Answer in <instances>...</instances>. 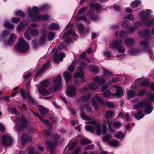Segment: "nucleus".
I'll return each mask as SVG.
<instances>
[{
	"label": "nucleus",
	"instance_id": "obj_1",
	"mask_svg": "<svg viewBox=\"0 0 154 154\" xmlns=\"http://www.w3.org/2000/svg\"><path fill=\"white\" fill-rule=\"evenodd\" d=\"M137 33L140 36L147 41L141 42L140 44L143 50L145 52L148 53L150 59L151 60H153L154 59V54L149 47V43L147 41L149 39L150 37L149 29H146L142 31H139Z\"/></svg>",
	"mask_w": 154,
	"mask_h": 154
},
{
	"label": "nucleus",
	"instance_id": "obj_2",
	"mask_svg": "<svg viewBox=\"0 0 154 154\" xmlns=\"http://www.w3.org/2000/svg\"><path fill=\"white\" fill-rule=\"evenodd\" d=\"M81 118L83 120L88 121L85 122L86 124H91L92 125H88L85 126V129L87 131L93 133L96 130L98 135L101 134L102 130L101 125L98 122L92 120L91 119L87 116L85 113H82L81 114Z\"/></svg>",
	"mask_w": 154,
	"mask_h": 154
},
{
	"label": "nucleus",
	"instance_id": "obj_3",
	"mask_svg": "<svg viewBox=\"0 0 154 154\" xmlns=\"http://www.w3.org/2000/svg\"><path fill=\"white\" fill-rule=\"evenodd\" d=\"M149 15V14L146 12L145 11H140L139 16L140 18L142 20V21L135 22V28L140 27L142 25L147 26H154V18L148 21Z\"/></svg>",
	"mask_w": 154,
	"mask_h": 154
},
{
	"label": "nucleus",
	"instance_id": "obj_4",
	"mask_svg": "<svg viewBox=\"0 0 154 154\" xmlns=\"http://www.w3.org/2000/svg\"><path fill=\"white\" fill-rule=\"evenodd\" d=\"M39 10V9L36 7H33L32 9H29V16L28 18L32 22H37L41 20L45 21L48 19V15L41 16L38 14Z\"/></svg>",
	"mask_w": 154,
	"mask_h": 154
},
{
	"label": "nucleus",
	"instance_id": "obj_5",
	"mask_svg": "<svg viewBox=\"0 0 154 154\" xmlns=\"http://www.w3.org/2000/svg\"><path fill=\"white\" fill-rule=\"evenodd\" d=\"M103 76L101 77L97 76L93 79V80L95 82H98L99 85H102L105 83L109 79H111L113 77V75L111 72L106 69H103Z\"/></svg>",
	"mask_w": 154,
	"mask_h": 154
},
{
	"label": "nucleus",
	"instance_id": "obj_6",
	"mask_svg": "<svg viewBox=\"0 0 154 154\" xmlns=\"http://www.w3.org/2000/svg\"><path fill=\"white\" fill-rule=\"evenodd\" d=\"M112 88L113 90H116V93L115 94H112L110 91L109 90L106 91L103 93V94L104 97H107L111 96L118 98L123 96L124 92L120 87L116 85H114Z\"/></svg>",
	"mask_w": 154,
	"mask_h": 154
},
{
	"label": "nucleus",
	"instance_id": "obj_7",
	"mask_svg": "<svg viewBox=\"0 0 154 154\" xmlns=\"http://www.w3.org/2000/svg\"><path fill=\"white\" fill-rule=\"evenodd\" d=\"M28 49V44L25 42L23 38H20L19 39L18 45L15 47V49L19 52L25 53Z\"/></svg>",
	"mask_w": 154,
	"mask_h": 154
},
{
	"label": "nucleus",
	"instance_id": "obj_8",
	"mask_svg": "<svg viewBox=\"0 0 154 154\" xmlns=\"http://www.w3.org/2000/svg\"><path fill=\"white\" fill-rule=\"evenodd\" d=\"M122 43V41L121 39H118L114 41L110 44L109 47L110 48H115L118 47V51L120 53L124 52L125 51L124 48L121 46H119Z\"/></svg>",
	"mask_w": 154,
	"mask_h": 154
},
{
	"label": "nucleus",
	"instance_id": "obj_9",
	"mask_svg": "<svg viewBox=\"0 0 154 154\" xmlns=\"http://www.w3.org/2000/svg\"><path fill=\"white\" fill-rule=\"evenodd\" d=\"M0 141L4 146H10L11 144L12 139L10 137L3 135L1 136Z\"/></svg>",
	"mask_w": 154,
	"mask_h": 154
},
{
	"label": "nucleus",
	"instance_id": "obj_10",
	"mask_svg": "<svg viewBox=\"0 0 154 154\" xmlns=\"http://www.w3.org/2000/svg\"><path fill=\"white\" fill-rule=\"evenodd\" d=\"M71 34L73 36H75L76 34L73 30L71 29L69 30L67 32L65 33L62 36V38L63 39L64 41L67 43H69L72 42V39L70 38L69 35Z\"/></svg>",
	"mask_w": 154,
	"mask_h": 154
},
{
	"label": "nucleus",
	"instance_id": "obj_11",
	"mask_svg": "<svg viewBox=\"0 0 154 154\" xmlns=\"http://www.w3.org/2000/svg\"><path fill=\"white\" fill-rule=\"evenodd\" d=\"M61 78L59 76L54 79V89L56 92H59L62 88L61 83Z\"/></svg>",
	"mask_w": 154,
	"mask_h": 154
},
{
	"label": "nucleus",
	"instance_id": "obj_12",
	"mask_svg": "<svg viewBox=\"0 0 154 154\" xmlns=\"http://www.w3.org/2000/svg\"><path fill=\"white\" fill-rule=\"evenodd\" d=\"M143 108L144 109V112L146 115L151 113L153 109V107L151 105L150 102L146 101L144 102Z\"/></svg>",
	"mask_w": 154,
	"mask_h": 154
},
{
	"label": "nucleus",
	"instance_id": "obj_13",
	"mask_svg": "<svg viewBox=\"0 0 154 154\" xmlns=\"http://www.w3.org/2000/svg\"><path fill=\"white\" fill-rule=\"evenodd\" d=\"M76 88L74 86H70L67 91V95L69 97L74 96L76 94Z\"/></svg>",
	"mask_w": 154,
	"mask_h": 154
},
{
	"label": "nucleus",
	"instance_id": "obj_14",
	"mask_svg": "<svg viewBox=\"0 0 154 154\" xmlns=\"http://www.w3.org/2000/svg\"><path fill=\"white\" fill-rule=\"evenodd\" d=\"M97 102L99 103H102L103 102V100L98 95H96L92 99V103L96 109L98 108Z\"/></svg>",
	"mask_w": 154,
	"mask_h": 154
},
{
	"label": "nucleus",
	"instance_id": "obj_15",
	"mask_svg": "<svg viewBox=\"0 0 154 154\" xmlns=\"http://www.w3.org/2000/svg\"><path fill=\"white\" fill-rule=\"evenodd\" d=\"M115 34L116 37L119 36L120 37L126 38L128 36V33L124 30H121L120 31L118 30L116 32Z\"/></svg>",
	"mask_w": 154,
	"mask_h": 154
},
{
	"label": "nucleus",
	"instance_id": "obj_16",
	"mask_svg": "<svg viewBox=\"0 0 154 154\" xmlns=\"http://www.w3.org/2000/svg\"><path fill=\"white\" fill-rule=\"evenodd\" d=\"M16 38V35L14 33H12L10 35V37L8 42H5L4 45L5 46H8L11 45L15 41V39Z\"/></svg>",
	"mask_w": 154,
	"mask_h": 154
},
{
	"label": "nucleus",
	"instance_id": "obj_17",
	"mask_svg": "<svg viewBox=\"0 0 154 154\" xmlns=\"http://www.w3.org/2000/svg\"><path fill=\"white\" fill-rule=\"evenodd\" d=\"M21 94L23 99L28 98L29 99L32 103H34V100L32 98L30 95L29 93L28 92L26 93L23 90H21Z\"/></svg>",
	"mask_w": 154,
	"mask_h": 154
},
{
	"label": "nucleus",
	"instance_id": "obj_18",
	"mask_svg": "<svg viewBox=\"0 0 154 154\" xmlns=\"http://www.w3.org/2000/svg\"><path fill=\"white\" fill-rule=\"evenodd\" d=\"M22 139L21 145L23 146L26 143L31 141V137L26 134H23L22 135Z\"/></svg>",
	"mask_w": 154,
	"mask_h": 154
},
{
	"label": "nucleus",
	"instance_id": "obj_19",
	"mask_svg": "<svg viewBox=\"0 0 154 154\" xmlns=\"http://www.w3.org/2000/svg\"><path fill=\"white\" fill-rule=\"evenodd\" d=\"M37 91L40 94L43 95H47L49 94V92L47 89L42 88L40 86H37Z\"/></svg>",
	"mask_w": 154,
	"mask_h": 154
},
{
	"label": "nucleus",
	"instance_id": "obj_20",
	"mask_svg": "<svg viewBox=\"0 0 154 154\" xmlns=\"http://www.w3.org/2000/svg\"><path fill=\"white\" fill-rule=\"evenodd\" d=\"M80 143L83 145H87L91 143V141L85 137H80Z\"/></svg>",
	"mask_w": 154,
	"mask_h": 154
},
{
	"label": "nucleus",
	"instance_id": "obj_21",
	"mask_svg": "<svg viewBox=\"0 0 154 154\" xmlns=\"http://www.w3.org/2000/svg\"><path fill=\"white\" fill-rule=\"evenodd\" d=\"M47 149L49 150L52 154H54L52 150L55 146V144L50 142H48L46 143Z\"/></svg>",
	"mask_w": 154,
	"mask_h": 154
},
{
	"label": "nucleus",
	"instance_id": "obj_22",
	"mask_svg": "<svg viewBox=\"0 0 154 154\" xmlns=\"http://www.w3.org/2000/svg\"><path fill=\"white\" fill-rule=\"evenodd\" d=\"M49 63H46L45 64L42 68L39 71H38L35 75V76L37 77L38 76H40L41 73L44 70L47 69L49 66Z\"/></svg>",
	"mask_w": 154,
	"mask_h": 154
},
{
	"label": "nucleus",
	"instance_id": "obj_23",
	"mask_svg": "<svg viewBox=\"0 0 154 154\" xmlns=\"http://www.w3.org/2000/svg\"><path fill=\"white\" fill-rule=\"evenodd\" d=\"M115 115L114 113L112 111H108L105 113V116L106 118L112 119L114 117Z\"/></svg>",
	"mask_w": 154,
	"mask_h": 154
},
{
	"label": "nucleus",
	"instance_id": "obj_24",
	"mask_svg": "<svg viewBox=\"0 0 154 154\" xmlns=\"http://www.w3.org/2000/svg\"><path fill=\"white\" fill-rule=\"evenodd\" d=\"M63 76L65 80L67 82L71 80L72 78V76L71 73L65 71L63 73Z\"/></svg>",
	"mask_w": 154,
	"mask_h": 154
},
{
	"label": "nucleus",
	"instance_id": "obj_25",
	"mask_svg": "<svg viewBox=\"0 0 154 154\" xmlns=\"http://www.w3.org/2000/svg\"><path fill=\"white\" fill-rule=\"evenodd\" d=\"M40 113L42 116H44L48 112V110L47 109L44 108L43 106H41L39 109Z\"/></svg>",
	"mask_w": 154,
	"mask_h": 154
},
{
	"label": "nucleus",
	"instance_id": "obj_26",
	"mask_svg": "<svg viewBox=\"0 0 154 154\" xmlns=\"http://www.w3.org/2000/svg\"><path fill=\"white\" fill-rule=\"evenodd\" d=\"M87 15L91 20H96L99 19L97 15H94L93 13H91L90 11L87 13Z\"/></svg>",
	"mask_w": 154,
	"mask_h": 154
},
{
	"label": "nucleus",
	"instance_id": "obj_27",
	"mask_svg": "<svg viewBox=\"0 0 154 154\" xmlns=\"http://www.w3.org/2000/svg\"><path fill=\"white\" fill-rule=\"evenodd\" d=\"M144 116L143 112L142 111H138L136 114H135V119L138 120L142 119Z\"/></svg>",
	"mask_w": 154,
	"mask_h": 154
},
{
	"label": "nucleus",
	"instance_id": "obj_28",
	"mask_svg": "<svg viewBox=\"0 0 154 154\" xmlns=\"http://www.w3.org/2000/svg\"><path fill=\"white\" fill-rule=\"evenodd\" d=\"M98 87V85L94 83H91L88 85V89L92 90H95Z\"/></svg>",
	"mask_w": 154,
	"mask_h": 154
},
{
	"label": "nucleus",
	"instance_id": "obj_29",
	"mask_svg": "<svg viewBox=\"0 0 154 154\" xmlns=\"http://www.w3.org/2000/svg\"><path fill=\"white\" fill-rule=\"evenodd\" d=\"M4 26L7 28L10 29H12L14 27V26L12 24L10 23L9 21L7 20H6L4 23Z\"/></svg>",
	"mask_w": 154,
	"mask_h": 154
},
{
	"label": "nucleus",
	"instance_id": "obj_30",
	"mask_svg": "<svg viewBox=\"0 0 154 154\" xmlns=\"http://www.w3.org/2000/svg\"><path fill=\"white\" fill-rule=\"evenodd\" d=\"M90 6L92 8L96 10L97 11H99L100 9V5L97 3H91Z\"/></svg>",
	"mask_w": 154,
	"mask_h": 154
},
{
	"label": "nucleus",
	"instance_id": "obj_31",
	"mask_svg": "<svg viewBox=\"0 0 154 154\" xmlns=\"http://www.w3.org/2000/svg\"><path fill=\"white\" fill-rule=\"evenodd\" d=\"M125 43L127 45L131 46L134 43V40L132 38H127L125 40Z\"/></svg>",
	"mask_w": 154,
	"mask_h": 154
},
{
	"label": "nucleus",
	"instance_id": "obj_32",
	"mask_svg": "<svg viewBox=\"0 0 154 154\" xmlns=\"http://www.w3.org/2000/svg\"><path fill=\"white\" fill-rule=\"evenodd\" d=\"M27 24L26 22H22L17 26V29L18 31H20L23 29Z\"/></svg>",
	"mask_w": 154,
	"mask_h": 154
},
{
	"label": "nucleus",
	"instance_id": "obj_33",
	"mask_svg": "<svg viewBox=\"0 0 154 154\" xmlns=\"http://www.w3.org/2000/svg\"><path fill=\"white\" fill-rule=\"evenodd\" d=\"M49 82L48 80H45L40 82L39 86L47 87L49 85Z\"/></svg>",
	"mask_w": 154,
	"mask_h": 154
},
{
	"label": "nucleus",
	"instance_id": "obj_34",
	"mask_svg": "<svg viewBox=\"0 0 154 154\" xmlns=\"http://www.w3.org/2000/svg\"><path fill=\"white\" fill-rule=\"evenodd\" d=\"M30 29L29 31L30 32L31 35L32 36H36L39 34V32L38 30L35 29H32L31 28H28Z\"/></svg>",
	"mask_w": 154,
	"mask_h": 154
},
{
	"label": "nucleus",
	"instance_id": "obj_35",
	"mask_svg": "<svg viewBox=\"0 0 154 154\" xmlns=\"http://www.w3.org/2000/svg\"><path fill=\"white\" fill-rule=\"evenodd\" d=\"M127 93V94L128 98V99L132 98L134 96V91L132 90L128 91Z\"/></svg>",
	"mask_w": 154,
	"mask_h": 154
},
{
	"label": "nucleus",
	"instance_id": "obj_36",
	"mask_svg": "<svg viewBox=\"0 0 154 154\" xmlns=\"http://www.w3.org/2000/svg\"><path fill=\"white\" fill-rule=\"evenodd\" d=\"M49 28L51 30H57L59 29V26L56 23H53L50 25Z\"/></svg>",
	"mask_w": 154,
	"mask_h": 154
},
{
	"label": "nucleus",
	"instance_id": "obj_37",
	"mask_svg": "<svg viewBox=\"0 0 154 154\" xmlns=\"http://www.w3.org/2000/svg\"><path fill=\"white\" fill-rule=\"evenodd\" d=\"M89 68L90 71L94 73L97 72L99 69L98 67L94 66L91 65L89 66Z\"/></svg>",
	"mask_w": 154,
	"mask_h": 154
},
{
	"label": "nucleus",
	"instance_id": "obj_38",
	"mask_svg": "<svg viewBox=\"0 0 154 154\" xmlns=\"http://www.w3.org/2000/svg\"><path fill=\"white\" fill-rule=\"evenodd\" d=\"M113 125L115 128L118 129L122 126V124L119 121H118L114 122L113 123Z\"/></svg>",
	"mask_w": 154,
	"mask_h": 154
},
{
	"label": "nucleus",
	"instance_id": "obj_39",
	"mask_svg": "<svg viewBox=\"0 0 154 154\" xmlns=\"http://www.w3.org/2000/svg\"><path fill=\"white\" fill-rule=\"evenodd\" d=\"M84 74L82 72H75L73 75V78H82L84 77Z\"/></svg>",
	"mask_w": 154,
	"mask_h": 154
},
{
	"label": "nucleus",
	"instance_id": "obj_40",
	"mask_svg": "<svg viewBox=\"0 0 154 154\" xmlns=\"http://www.w3.org/2000/svg\"><path fill=\"white\" fill-rule=\"evenodd\" d=\"M140 85L142 87H148L149 85V82L148 80L145 79L141 82Z\"/></svg>",
	"mask_w": 154,
	"mask_h": 154
},
{
	"label": "nucleus",
	"instance_id": "obj_41",
	"mask_svg": "<svg viewBox=\"0 0 154 154\" xmlns=\"http://www.w3.org/2000/svg\"><path fill=\"white\" fill-rule=\"evenodd\" d=\"M125 134L123 132L119 131L117 132L116 137L117 138L120 139L124 138L125 137Z\"/></svg>",
	"mask_w": 154,
	"mask_h": 154
},
{
	"label": "nucleus",
	"instance_id": "obj_42",
	"mask_svg": "<svg viewBox=\"0 0 154 154\" xmlns=\"http://www.w3.org/2000/svg\"><path fill=\"white\" fill-rule=\"evenodd\" d=\"M109 144L111 146L117 147L119 144V143L115 140H112L109 142Z\"/></svg>",
	"mask_w": 154,
	"mask_h": 154
},
{
	"label": "nucleus",
	"instance_id": "obj_43",
	"mask_svg": "<svg viewBox=\"0 0 154 154\" xmlns=\"http://www.w3.org/2000/svg\"><path fill=\"white\" fill-rule=\"evenodd\" d=\"M35 115L37 116L40 120L43 123H44L47 126H48L49 125V122L47 120H45L43 119L42 117L39 115L38 114H35Z\"/></svg>",
	"mask_w": 154,
	"mask_h": 154
},
{
	"label": "nucleus",
	"instance_id": "obj_44",
	"mask_svg": "<svg viewBox=\"0 0 154 154\" xmlns=\"http://www.w3.org/2000/svg\"><path fill=\"white\" fill-rule=\"evenodd\" d=\"M76 62L75 61L72 62V64L70 66L68 69V70L70 71H73L76 66Z\"/></svg>",
	"mask_w": 154,
	"mask_h": 154
},
{
	"label": "nucleus",
	"instance_id": "obj_45",
	"mask_svg": "<svg viewBox=\"0 0 154 154\" xmlns=\"http://www.w3.org/2000/svg\"><path fill=\"white\" fill-rule=\"evenodd\" d=\"M30 29H27L25 32L24 34V36L25 38L29 40H31V38L30 36L29 35V30H30Z\"/></svg>",
	"mask_w": 154,
	"mask_h": 154
},
{
	"label": "nucleus",
	"instance_id": "obj_46",
	"mask_svg": "<svg viewBox=\"0 0 154 154\" xmlns=\"http://www.w3.org/2000/svg\"><path fill=\"white\" fill-rule=\"evenodd\" d=\"M146 101L144 100L140 102L137 103L135 104V109H138L143 106L144 107V102H146Z\"/></svg>",
	"mask_w": 154,
	"mask_h": 154
},
{
	"label": "nucleus",
	"instance_id": "obj_47",
	"mask_svg": "<svg viewBox=\"0 0 154 154\" xmlns=\"http://www.w3.org/2000/svg\"><path fill=\"white\" fill-rule=\"evenodd\" d=\"M112 136L110 135H106L103 138V140L104 142H106L112 138Z\"/></svg>",
	"mask_w": 154,
	"mask_h": 154
},
{
	"label": "nucleus",
	"instance_id": "obj_48",
	"mask_svg": "<svg viewBox=\"0 0 154 154\" xmlns=\"http://www.w3.org/2000/svg\"><path fill=\"white\" fill-rule=\"evenodd\" d=\"M15 14L17 16H20L22 17H25V14L21 11H18L16 12Z\"/></svg>",
	"mask_w": 154,
	"mask_h": 154
},
{
	"label": "nucleus",
	"instance_id": "obj_49",
	"mask_svg": "<svg viewBox=\"0 0 154 154\" xmlns=\"http://www.w3.org/2000/svg\"><path fill=\"white\" fill-rule=\"evenodd\" d=\"M46 34L44 33L43 35L41 36L40 42L41 44H44L45 41Z\"/></svg>",
	"mask_w": 154,
	"mask_h": 154
},
{
	"label": "nucleus",
	"instance_id": "obj_50",
	"mask_svg": "<svg viewBox=\"0 0 154 154\" xmlns=\"http://www.w3.org/2000/svg\"><path fill=\"white\" fill-rule=\"evenodd\" d=\"M66 54L64 53H60L58 54V59L60 61H62L63 58L65 57Z\"/></svg>",
	"mask_w": 154,
	"mask_h": 154
},
{
	"label": "nucleus",
	"instance_id": "obj_51",
	"mask_svg": "<svg viewBox=\"0 0 154 154\" xmlns=\"http://www.w3.org/2000/svg\"><path fill=\"white\" fill-rule=\"evenodd\" d=\"M82 110H86L87 112L89 113L91 111V109L90 108L88 105L84 106L82 109Z\"/></svg>",
	"mask_w": 154,
	"mask_h": 154
},
{
	"label": "nucleus",
	"instance_id": "obj_52",
	"mask_svg": "<svg viewBox=\"0 0 154 154\" xmlns=\"http://www.w3.org/2000/svg\"><path fill=\"white\" fill-rule=\"evenodd\" d=\"M55 36V34L52 32H49L48 35V39L49 40H51L53 39Z\"/></svg>",
	"mask_w": 154,
	"mask_h": 154
},
{
	"label": "nucleus",
	"instance_id": "obj_53",
	"mask_svg": "<svg viewBox=\"0 0 154 154\" xmlns=\"http://www.w3.org/2000/svg\"><path fill=\"white\" fill-rule=\"evenodd\" d=\"M27 123L26 120L25 119H23L22 123L20 125L21 129H22L25 128L27 125Z\"/></svg>",
	"mask_w": 154,
	"mask_h": 154
},
{
	"label": "nucleus",
	"instance_id": "obj_54",
	"mask_svg": "<svg viewBox=\"0 0 154 154\" xmlns=\"http://www.w3.org/2000/svg\"><path fill=\"white\" fill-rule=\"evenodd\" d=\"M76 144L75 142H73L71 143H69L68 145V147L69 149L70 150L72 149L75 146Z\"/></svg>",
	"mask_w": 154,
	"mask_h": 154
},
{
	"label": "nucleus",
	"instance_id": "obj_55",
	"mask_svg": "<svg viewBox=\"0 0 154 154\" xmlns=\"http://www.w3.org/2000/svg\"><path fill=\"white\" fill-rule=\"evenodd\" d=\"M129 26L127 22L125 20L123 21L122 23V26L124 28H128Z\"/></svg>",
	"mask_w": 154,
	"mask_h": 154
},
{
	"label": "nucleus",
	"instance_id": "obj_56",
	"mask_svg": "<svg viewBox=\"0 0 154 154\" xmlns=\"http://www.w3.org/2000/svg\"><path fill=\"white\" fill-rule=\"evenodd\" d=\"M10 33L8 30H4L2 32V37L3 38L5 37L8 35Z\"/></svg>",
	"mask_w": 154,
	"mask_h": 154
},
{
	"label": "nucleus",
	"instance_id": "obj_57",
	"mask_svg": "<svg viewBox=\"0 0 154 154\" xmlns=\"http://www.w3.org/2000/svg\"><path fill=\"white\" fill-rule=\"evenodd\" d=\"M57 51H56L54 54V57L53 58V60L54 62L56 63H57L58 61V58L57 56Z\"/></svg>",
	"mask_w": 154,
	"mask_h": 154
},
{
	"label": "nucleus",
	"instance_id": "obj_58",
	"mask_svg": "<svg viewBox=\"0 0 154 154\" xmlns=\"http://www.w3.org/2000/svg\"><path fill=\"white\" fill-rule=\"evenodd\" d=\"M103 56L106 58H110L111 57V52L109 51H106L104 53Z\"/></svg>",
	"mask_w": 154,
	"mask_h": 154
},
{
	"label": "nucleus",
	"instance_id": "obj_59",
	"mask_svg": "<svg viewBox=\"0 0 154 154\" xmlns=\"http://www.w3.org/2000/svg\"><path fill=\"white\" fill-rule=\"evenodd\" d=\"M95 147V146L94 144H91L86 146L85 148V150H88L91 149H93Z\"/></svg>",
	"mask_w": 154,
	"mask_h": 154
},
{
	"label": "nucleus",
	"instance_id": "obj_60",
	"mask_svg": "<svg viewBox=\"0 0 154 154\" xmlns=\"http://www.w3.org/2000/svg\"><path fill=\"white\" fill-rule=\"evenodd\" d=\"M106 105L109 108H113L114 104L110 102H107L106 103Z\"/></svg>",
	"mask_w": 154,
	"mask_h": 154
},
{
	"label": "nucleus",
	"instance_id": "obj_61",
	"mask_svg": "<svg viewBox=\"0 0 154 154\" xmlns=\"http://www.w3.org/2000/svg\"><path fill=\"white\" fill-rule=\"evenodd\" d=\"M125 115L126 120L128 122L130 121L131 120V118L128 113V112L125 113Z\"/></svg>",
	"mask_w": 154,
	"mask_h": 154
},
{
	"label": "nucleus",
	"instance_id": "obj_62",
	"mask_svg": "<svg viewBox=\"0 0 154 154\" xmlns=\"http://www.w3.org/2000/svg\"><path fill=\"white\" fill-rule=\"evenodd\" d=\"M125 19H127L130 20H133V16L132 14H130L126 16L125 17Z\"/></svg>",
	"mask_w": 154,
	"mask_h": 154
},
{
	"label": "nucleus",
	"instance_id": "obj_63",
	"mask_svg": "<svg viewBox=\"0 0 154 154\" xmlns=\"http://www.w3.org/2000/svg\"><path fill=\"white\" fill-rule=\"evenodd\" d=\"M39 153H36L34 151L33 148H30L29 149V154H38Z\"/></svg>",
	"mask_w": 154,
	"mask_h": 154
},
{
	"label": "nucleus",
	"instance_id": "obj_64",
	"mask_svg": "<svg viewBox=\"0 0 154 154\" xmlns=\"http://www.w3.org/2000/svg\"><path fill=\"white\" fill-rule=\"evenodd\" d=\"M149 100L150 101H154V94L151 93L149 95Z\"/></svg>",
	"mask_w": 154,
	"mask_h": 154
}]
</instances>
